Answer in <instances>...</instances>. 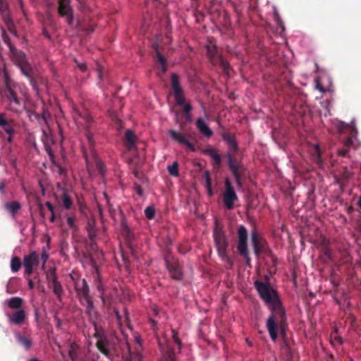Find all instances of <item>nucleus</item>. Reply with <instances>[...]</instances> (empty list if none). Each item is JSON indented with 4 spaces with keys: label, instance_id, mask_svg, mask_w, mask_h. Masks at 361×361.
Wrapping results in <instances>:
<instances>
[{
    "label": "nucleus",
    "instance_id": "29",
    "mask_svg": "<svg viewBox=\"0 0 361 361\" xmlns=\"http://www.w3.org/2000/svg\"><path fill=\"white\" fill-rule=\"evenodd\" d=\"M60 199L65 209H70L72 207L73 200L65 188H62V194L60 196Z\"/></svg>",
    "mask_w": 361,
    "mask_h": 361
},
{
    "label": "nucleus",
    "instance_id": "23",
    "mask_svg": "<svg viewBox=\"0 0 361 361\" xmlns=\"http://www.w3.org/2000/svg\"><path fill=\"white\" fill-rule=\"evenodd\" d=\"M154 50L157 59V62L160 64L161 70L157 73L159 77H162L167 71V63L166 58L160 53L158 45L154 44Z\"/></svg>",
    "mask_w": 361,
    "mask_h": 361
},
{
    "label": "nucleus",
    "instance_id": "33",
    "mask_svg": "<svg viewBox=\"0 0 361 361\" xmlns=\"http://www.w3.org/2000/svg\"><path fill=\"white\" fill-rule=\"evenodd\" d=\"M126 140V147L128 149L133 148L135 146V136L133 131L127 130L125 134Z\"/></svg>",
    "mask_w": 361,
    "mask_h": 361
},
{
    "label": "nucleus",
    "instance_id": "30",
    "mask_svg": "<svg viewBox=\"0 0 361 361\" xmlns=\"http://www.w3.org/2000/svg\"><path fill=\"white\" fill-rule=\"evenodd\" d=\"M23 304V300L19 297H13L8 300V307L13 310H20Z\"/></svg>",
    "mask_w": 361,
    "mask_h": 361
},
{
    "label": "nucleus",
    "instance_id": "58",
    "mask_svg": "<svg viewBox=\"0 0 361 361\" xmlns=\"http://www.w3.org/2000/svg\"><path fill=\"white\" fill-rule=\"evenodd\" d=\"M171 333H172L173 340L179 338L178 333L175 329H172L171 330Z\"/></svg>",
    "mask_w": 361,
    "mask_h": 361
},
{
    "label": "nucleus",
    "instance_id": "21",
    "mask_svg": "<svg viewBox=\"0 0 361 361\" xmlns=\"http://www.w3.org/2000/svg\"><path fill=\"white\" fill-rule=\"evenodd\" d=\"M8 321L15 325H22L26 319L25 311L23 309H20L14 313L8 315Z\"/></svg>",
    "mask_w": 361,
    "mask_h": 361
},
{
    "label": "nucleus",
    "instance_id": "57",
    "mask_svg": "<svg viewBox=\"0 0 361 361\" xmlns=\"http://www.w3.org/2000/svg\"><path fill=\"white\" fill-rule=\"evenodd\" d=\"M45 204L51 213H53V212H54V207L50 202L47 201Z\"/></svg>",
    "mask_w": 361,
    "mask_h": 361
},
{
    "label": "nucleus",
    "instance_id": "25",
    "mask_svg": "<svg viewBox=\"0 0 361 361\" xmlns=\"http://www.w3.org/2000/svg\"><path fill=\"white\" fill-rule=\"evenodd\" d=\"M80 304L85 307V312L89 316L90 320L98 319L99 313L94 310L92 298L83 301Z\"/></svg>",
    "mask_w": 361,
    "mask_h": 361
},
{
    "label": "nucleus",
    "instance_id": "32",
    "mask_svg": "<svg viewBox=\"0 0 361 361\" xmlns=\"http://www.w3.org/2000/svg\"><path fill=\"white\" fill-rule=\"evenodd\" d=\"M78 349L79 346L75 342L70 343L68 353L71 361L77 360L78 357Z\"/></svg>",
    "mask_w": 361,
    "mask_h": 361
},
{
    "label": "nucleus",
    "instance_id": "22",
    "mask_svg": "<svg viewBox=\"0 0 361 361\" xmlns=\"http://www.w3.org/2000/svg\"><path fill=\"white\" fill-rule=\"evenodd\" d=\"M74 118L78 123L84 125L87 128H89L92 123V118L89 112L86 110L81 112L78 111H75Z\"/></svg>",
    "mask_w": 361,
    "mask_h": 361
},
{
    "label": "nucleus",
    "instance_id": "31",
    "mask_svg": "<svg viewBox=\"0 0 361 361\" xmlns=\"http://www.w3.org/2000/svg\"><path fill=\"white\" fill-rule=\"evenodd\" d=\"M6 209L10 212L13 217H15L16 213L21 208V205L18 202L14 201L6 203L5 204Z\"/></svg>",
    "mask_w": 361,
    "mask_h": 361
},
{
    "label": "nucleus",
    "instance_id": "60",
    "mask_svg": "<svg viewBox=\"0 0 361 361\" xmlns=\"http://www.w3.org/2000/svg\"><path fill=\"white\" fill-rule=\"evenodd\" d=\"M28 287L30 289H33L35 287V283L32 281V279H29L28 281Z\"/></svg>",
    "mask_w": 361,
    "mask_h": 361
},
{
    "label": "nucleus",
    "instance_id": "28",
    "mask_svg": "<svg viewBox=\"0 0 361 361\" xmlns=\"http://www.w3.org/2000/svg\"><path fill=\"white\" fill-rule=\"evenodd\" d=\"M204 154L209 156L214 161V165L219 167L221 164V157L217 151L212 147L207 148L204 150Z\"/></svg>",
    "mask_w": 361,
    "mask_h": 361
},
{
    "label": "nucleus",
    "instance_id": "35",
    "mask_svg": "<svg viewBox=\"0 0 361 361\" xmlns=\"http://www.w3.org/2000/svg\"><path fill=\"white\" fill-rule=\"evenodd\" d=\"M167 169L169 174L172 176L178 177L179 176L178 163L177 161H174L171 165L169 166Z\"/></svg>",
    "mask_w": 361,
    "mask_h": 361
},
{
    "label": "nucleus",
    "instance_id": "56",
    "mask_svg": "<svg viewBox=\"0 0 361 361\" xmlns=\"http://www.w3.org/2000/svg\"><path fill=\"white\" fill-rule=\"evenodd\" d=\"M334 342L341 344L343 343V339L341 336H336L334 338H331V343L334 344Z\"/></svg>",
    "mask_w": 361,
    "mask_h": 361
},
{
    "label": "nucleus",
    "instance_id": "20",
    "mask_svg": "<svg viewBox=\"0 0 361 361\" xmlns=\"http://www.w3.org/2000/svg\"><path fill=\"white\" fill-rule=\"evenodd\" d=\"M0 128L8 135H13L15 133L14 121L8 118L6 114L0 113Z\"/></svg>",
    "mask_w": 361,
    "mask_h": 361
},
{
    "label": "nucleus",
    "instance_id": "24",
    "mask_svg": "<svg viewBox=\"0 0 361 361\" xmlns=\"http://www.w3.org/2000/svg\"><path fill=\"white\" fill-rule=\"evenodd\" d=\"M16 341L25 350H29L32 346V338L30 335L17 333L15 334Z\"/></svg>",
    "mask_w": 361,
    "mask_h": 361
},
{
    "label": "nucleus",
    "instance_id": "38",
    "mask_svg": "<svg viewBox=\"0 0 361 361\" xmlns=\"http://www.w3.org/2000/svg\"><path fill=\"white\" fill-rule=\"evenodd\" d=\"M87 231L89 238L91 240H93L97 235V230L94 228V225H92L90 223H88Z\"/></svg>",
    "mask_w": 361,
    "mask_h": 361
},
{
    "label": "nucleus",
    "instance_id": "10",
    "mask_svg": "<svg viewBox=\"0 0 361 361\" xmlns=\"http://www.w3.org/2000/svg\"><path fill=\"white\" fill-rule=\"evenodd\" d=\"M238 200V196L228 178L225 179V191L223 194V202L228 210L234 207V202Z\"/></svg>",
    "mask_w": 361,
    "mask_h": 361
},
{
    "label": "nucleus",
    "instance_id": "41",
    "mask_svg": "<svg viewBox=\"0 0 361 361\" xmlns=\"http://www.w3.org/2000/svg\"><path fill=\"white\" fill-rule=\"evenodd\" d=\"M40 262H42V268L44 269L45 267V264L47 263L49 259V254L44 249L42 252L41 257H39Z\"/></svg>",
    "mask_w": 361,
    "mask_h": 361
},
{
    "label": "nucleus",
    "instance_id": "64",
    "mask_svg": "<svg viewBox=\"0 0 361 361\" xmlns=\"http://www.w3.org/2000/svg\"><path fill=\"white\" fill-rule=\"evenodd\" d=\"M43 34H44V35L47 38H48V39H50V38H51L50 35H49V34L48 33V32H47L46 30H44Z\"/></svg>",
    "mask_w": 361,
    "mask_h": 361
},
{
    "label": "nucleus",
    "instance_id": "61",
    "mask_svg": "<svg viewBox=\"0 0 361 361\" xmlns=\"http://www.w3.org/2000/svg\"><path fill=\"white\" fill-rule=\"evenodd\" d=\"M176 345L178 346L179 350L181 348V341L180 338L173 340Z\"/></svg>",
    "mask_w": 361,
    "mask_h": 361
},
{
    "label": "nucleus",
    "instance_id": "12",
    "mask_svg": "<svg viewBox=\"0 0 361 361\" xmlns=\"http://www.w3.org/2000/svg\"><path fill=\"white\" fill-rule=\"evenodd\" d=\"M39 263V255L36 251H32L29 255H25L23 262L25 274L27 276L32 274L34 268L37 267Z\"/></svg>",
    "mask_w": 361,
    "mask_h": 361
},
{
    "label": "nucleus",
    "instance_id": "26",
    "mask_svg": "<svg viewBox=\"0 0 361 361\" xmlns=\"http://www.w3.org/2000/svg\"><path fill=\"white\" fill-rule=\"evenodd\" d=\"M223 139L228 145L229 150L228 152H231L233 155L236 154L238 151V146L235 136L231 134H225L223 135Z\"/></svg>",
    "mask_w": 361,
    "mask_h": 361
},
{
    "label": "nucleus",
    "instance_id": "46",
    "mask_svg": "<svg viewBox=\"0 0 361 361\" xmlns=\"http://www.w3.org/2000/svg\"><path fill=\"white\" fill-rule=\"evenodd\" d=\"M97 288L98 291L101 293L99 297L102 299V302L104 304L105 303V298L104 296V286L101 282H99V283L97 286Z\"/></svg>",
    "mask_w": 361,
    "mask_h": 361
},
{
    "label": "nucleus",
    "instance_id": "42",
    "mask_svg": "<svg viewBox=\"0 0 361 361\" xmlns=\"http://www.w3.org/2000/svg\"><path fill=\"white\" fill-rule=\"evenodd\" d=\"M111 118L112 119V121H114L116 123V127L118 130H120L123 128V123L121 121V120L120 118H118V117L114 114H112L111 115Z\"/></svg>",
    "mask_w": 361,
    "mask_h": 361
},
{
    "label": "nucleus",
    "instance_id": "59",
    "mask_svg": "<svg viewBox=\"0 0 361 361\" xmlns=\"http://www.w3.org/2000/svg\"><path fill=\"white\" fill-rule=\"evenodd\" d=\"M38 184H39V187H40V188H41V190H42V195H44V192H45V188H44V185H43L42 182V180H38Z\"/></svg>",
    "mask_w": 361,
    "mask_h": 361
},
{
    "label": "nucleus",
    "instance_id": "9",
    "mask_svg": "<svg viewBox=\"0 0 361 361\" xmlns=\"http://www.w3.org/2000/svg\"><path fill=\"white\" fill-rule=\"evenodd\" d=\"M213 237L219 256L227 254L228 243L223 229L216 226L214 228Z\"/></svg>",
    "mask_w": 361,
    "mask_h": 361
},
{
    "label": "nucleus",
    "instance_id": "47",
    "mask_svg": "<svg viewBox=\"0 0 361 361\" xmlns=\"http://www.w3.org/2000/svg\"><path fill=\"white\" fill-rule=\"evenodd\" d=\"M74 62L77 65L78 68L82 71L85 72L87 70V65L85 63H80L76 59H74Z\"/></svg>",
    "mask_w": 361,
    "mask_h": 361
},
{
    "label": "nucleus",
    "instance_id": "1",
    "mask_svg": "<svg viewBox=\"0 0 361 361\" xmlns=\"http://www.w3.org/2000/svg\"><path fill=\"white\" fill-rule=\"evenodd\" d=\"M255 287L262 300L271 310V315L267 320V328L273 341L278 337L279 331L282 336H286L287 327L286 315L278 294L269 281H255Z\"/></svg>",
    "mask_w": 361,
    "mask_h": 361
},
{
    "label": "nucleus",
    "instance_id": "34",
    "mask_svg": "<svg viewBox=\"0 0 361 361\" xmlns=\"http://www.w3.org/2000/svg\"><path fill=\"white\" fill-rule=\"evenodd\" d=\"M22 263L20 259L18 257H13L11 261V269L13 272H18L20 267Z\"/></svg>",
    "mask_w": 361,
    "mask_h": 361
},
{
    "label": "nucleus",
    "instance_id": "54",
    "mask_svg": "<svg viewBox=\"0 0 361 361\" xmlns=\"http://www.w3.org/2000/svg\"><path fill=\"white\" fill-rule=\"evenodd\" d=\"M135 191H136V192H137V194L138 195H140V196H142V194H143V190H142V187H141L140 185L136 184V185H135Z\"/></svg>",
    "mask_w": 361,
    "mask_h": 361
},
{
    "label": "nucleus",
    "instance_id": "14",
    "mask_svg": "<svg viewBox=\"0 0 361 361\" xmlns=\"http://www.w3.org/2000/svg\"><path fill=\"white\" fill-rule=\"evenodd\" d=\"M74 288L80 302L92 298L89 286L85 279L75 281Z\"/></svg>",
    "mask_w": 361,
    "mask_h": 361
},
{
    "label": "nucleus",
    "instance_id": "50",
    "mask_svg": "<svg viewBox=\"0 0 361 361\" xmlns=\"http://www.w3.org/2000/svg\"><path fill=\"white\" fill-rule=\"evenodd\" d=\"M166 361H176L175 355L172 350H170L167 353Z\"/></svg>",
    "mask_w": 361,
    "mask_h": 361
},
{
    "label": "nucleus",
    "instance_id": "7",
    "mask_svg": "<svg viewBox=\"0 0 361 361\" xmlns=\"http://www.w3.org/2000/svg\"><path fill=\"white\" fill-rule=\"evenodd\" d=\"M226 157L228 168L235 178V183L238 187H241L243 185L241 178L245 175V167L231 152H228Z\"/></svg>",
    "mask_w": 361,
    "mask_h": 361
},
{
    "label": "nucleus",
    "instance_id": "44",
    "mask_svg": "<svg viewBox=\"0 0 361 361\" xmlns=\"http://www.w3.org/2000/svg\"><path fill=\"white\" fill-rule=\"evenodd\" d=\"M97 319H94L93 320H90V322L92 323V324L93 325L94 329V335H97V334H105L104 332V331L99 330V326H98V325L97 324V322H96Z\"/></svg>",
    "mask_w": 361,
    "mask_h": 361
},
{
    "label": "nucleus",
    "instance_id": "3",
    "mask_svg": "<svg viewBox=\"0 0 361 361\" xmlns=\"http://www.w3.org/2000/svg\"><path fill=\"white\" fill-rule=\"evenodd\" d=\"M10 55L13 63L20 69L22 73L30 80L32 88L38 91L36 82L32 78V68L27 62L25 54L16 48H12Z\"/></svg>",
    "mask_w": 361,
    "mask_h": 361
},
{
    "label": "nucleus",
    "instance_id": "17",
    "mask_svg": "<svg viewBox=\"0 0 361 361\" xmlns=\"http://www.w3.org/2000/svg\"><path fill=\"white\" fill-rule=\"evenodd\" d=\"M0 14L2 19L6 25V27L10 32L14 35H17V32L14 27L13 23L10 17L9 10L8 5L5 0H0Z\"/></svg>",
    "mask_w": 361,
    "mask_h": 361
},
{
    "label": "nucleus",
    "instance_id": "40",
    "mask_svg": "<svg viewBox=\"0 0 361 361\" xmlns=\"http://www.w3.org/2000/svg\"><path fill=\"white\" fill-rule=\"evenodd\" d=\"M44 149H45L46 152L49 156L50 159L51 161H53L54 159V152H53L51 146L48 143V141L47 140L44 141Z\"/></svg>",
    "mask_w": 361,
    "mask_h": 361
},
{
    "label": "nucleus",
    "instance_id": "15",
    "mask_svg": "<svg viewBox=\"0 0 361 361\" xmlns=\"http://www.w3.org/2000/svg\"><path fill=\"white\" fill-rule=\"evenodd\" d=\"M171 87L173 91L176 102L178 106H183L185 103V95L179 82V77L177 74L173 73L171 77Z\"/></svg>",
    "mask_w": 361,
    "mask_h": 361
},
{
    "label": "nucleus",
    "instance_id": "8",
    "mask_svg": "<svg viewBox=\"0 0 361 361\" xmlns=\"http://www.w3.org/2000/svg\"><path fill=\"white\" fill-rule=\"evenodd\" d=\"M164 261L171 278L177 281L181 280L183 271L178 260L173 256L168 254L165 255Z\"/></svg>",
    "mask_w": 361,
    "mask_h": 361
},
{
    "label": "nucleus",
    "instance_id": "43",
    "mask_svg": "<svg viewBox=\"0 0 361 361\" xmlns=\"http://www.w3.org/2000/svg\"><path fill=\"white\" fill-rule=\"evenodd\" d=\"M67 224L70 228L75 229V216H67Z\"/></svg>",
    "mask_w": 361,
    "mask_h": 361
},
{
    "label": "nucleus",
    "instance_id": "13",
    "mask_svg": "<svg viewBox=\"0 0 361 361\" xmlns=\"http://www.w3.org/2000/svg\"><path fill=\"white\" fill-rule=\"evenodd\" d=\"M47 279L49 287L52 290L58 300L61 302L62 300L64 291L61 284L58 281L55 269L51 270L50 273L47 275Z\"/></svg>",
    "mask_w": 361,
    "mask_h": 361
},
{
    "label": "nucleus",
    "instance_id": "16",
    "mask_svg": "<svg viewBox=\"0 0 361 361\" xmlns=\"http://www.w3.org/2000/svg\"><path fill=\"white\" fill-rule=\"evenodd\" d=\"M93 336L97 339L95 345L98 350L106 357H110L111 353L109 348L111 341L106 334H97V335H93Z\"/></svg>",
    "mask_w": 361,
    "mask_h": 361
},
{
    "label": "nucleus",
    "instance_id": "37",
    "mask_svg": "<svg viewBox=\"0 0 361 361\" xmlns=\"http://www.w3.org/2000/svg\"><path fill=\"white\" fill-rule=\"evenodd\" d=\"M145 214L149 219H152L155 215V209L152 206H149L145 208Z\"/></svg>",
    "mask_w": 361,
    "mask_h": 361
},
{
    "label": "nucleus",
    "instance_id": "2",
    "mask_svg": "<svg viewBox=\"0 0 361 361\" xmlns=\"http://www.w3.org/2000/svg\"><path fill=\"white\" fill-rule=\"evenodd\" d=\"M17 85L6 72L4 73L3 85H0V97L6 103L7 109L13 112L19 113L25 106L22 99L16 92Z\"/></svg>",
    "mask_w": 361,
    "mask_h": 361
},
{
    "label": "nucleus",
    "instance_id": "48",
    "mask_svg": "<svg viewBox=\"0 0 361 361\" xmlns=\"http://www.w3.org/2000/svg\"><path fill=\"white\" fill-rule=\"evenodd\" d=\"M262 255H264L265 257H270L273 258V254L271 248L269 247V245L264 248V250L262 252Z\"/></svg>",
    "mask_w": 361,
    "mask_h": 361
},
{
    "label": "nucleus",
    "instance_id": "51",
    "mask_svg": "<svg viewBox=\"0 0 361 361\" xmlns=\"http://www.w3.org/2000/svg\"><path fill=\"white\" fill-rule=\"evenodd\" d=\"M86 137H87V139L88 140L89 143L91 145H92L94 144L93 135L89 130H86Z\"/></svg>",
    "mask_w": 361,
    "mask_h": 361
},
{
    "label": "nucleus",
    "instance_id": "11",
    "mask_svg": "<svg viewBox=\"0 0 361 361\" xmlns=\"http://www.w3.org/2000/svg\"><path fill=\"white\" fill-rule=\"evenodd\" d=\"M251 243L257 258L262 256V252L267 246L268 243L256 230L251 233Z\"/></svg>",
    "mask_w": 361,
    "mask_h": 361
},
{
    "label": "nucleus",
    "instance_id": "36",
    "mask_svg": "<svg viewBox=\"0 0 361 361\" xmlns=\"http://www.w3.org/2000/svg\"><path fill=\"white\" fill-rule=\"evenodd\" d=\"M2 39L4 42L8 47L10 51L12 50V48H16L11 43L10 37L4 30L2 32Z\"/></svg>",
    "mask_w": 361,
    "mask_h": 361
},
{
    "label": "nucleus",
    "instance_id": "55",
    "mask_svg": "<svg viewBox=\"0 0 361 361\" xmlns=\"http://www.w3.org/2000/svg\"><path fill=\"white\" fill-rule=\"evenodd\" d=\"M96 165L99 173H102L104 171L103 164L100 161H97Z\"/></svg>",
    "mask_w": 361,
    "mask_h": 361
},
{
    "label": "nucleus",
    "instance_id": "52",
    "mask_svg": "<svg viewBox=\"0 0 361 361\" xmlns=\"http://www.w3.org/2000/svg\"><path fill=\"white\" fill-rule=\"evenodd\" d=\"M70 277H71V280L73 281L74 286H75V281H77L78 280L82 279L80 278V276L78 274H70Z\"/></svg>",
    "mask_w": 361,
    "mask_h": 361
},
{
    "label": "nucleus",
    "instance_id": "4",
    "mask_svg": "<svg viewBox=\"0 0 361 361\" xmlns=\"http://www.w3.org/2000/svg\"><path fill=\"white\" fill-rule=\"evenodd\" d=\"M205 47L207 49V55L209 57L211 63L214 66L219 65L224 74L229 75L230 72L232 71L231 66L229 63L225 60L219 53L216 44H214L212 41H209Z\"/></svg>",
    "mask_w": 361,
    "mask_h": 361
},
{
    "label": "nucleus",
    "instance_id": "39",
    "mask_svg": "<svg viewBox=\"0 0 361 361\" xmlns=\"http://www.w3.org/2000/svg\"><path fill=\"white\" fill-rule=\"evenodd\" d=\"M220 257L224 262H226L227 269L232 268L233 265V261L227 254L221 255Z\"/></svg>",
    "mask_w": 361,
    "mask_h": 361
},
{
    "label": "nucleus",
    "instance_id": "63",
    "mask_svg": "<svg viewBox=\"0 0 361 361\" xmlns=\"http://www.w3.org/2000/svg\"><path fill=\"white\" fill-rule=\"evenodd\" d=\"M6 185L4 182H0V192H4Z\"/></svg>",
    "mask_w": 361,
    "mask_h": 361
},
{
    "label": "nucleus",
    "instance_id": "6",
    "mask_svg": "<svg viewBox=\"0 0 361 361\" xmlns=\"http://www.w3.org/2000/svg\"><path fill=\"white\" fill-rule=\"evenodd\" d=\"M346 126L350 127V130L349 136L343 140V145L346 149H341L338 151V154L341 157H345L348 154L349 147L357 149L361 146V142L357 138V130L354 123H351L350 125L345 124L343 122L341 123L342 128Z\"/></svg>",
    "mask_w": 361,
    "mask_h": 361
},
{
    "label": "nucleus",
    "instance_id": "45",
    "mask_svg": "<svg viewBox=\"0 0 361 361\" xmlns=\"http://www.w3.org/2000/svg\"><path fill=\"white\" fill-rule=\"evenodd\" d=\"M204 176V178L205 180L206 187L207 188H210L211 185H212V182H211L209 172L208 171H205L204 172V176Z\"/></svg>",
    "mask_w": 361,
    "mask_h": 361
},
{
    "label": "nucleus",
    "instance_id": "27",
    "mask_svg": "<svg viewBox=\"0 0 361 361\" xmlns=\"http://www.w3.org/2000/svg\"><path fill=\"white\" fill-rule=\"evenodd\" d=\"M196 126L199 131L206 137L209 138L213 135L212 130L209 128L207 124L202 118H197Z\"/></svg>",
    "mask_w": 361,
    "mask_h": 361
},
{
    "label": "nucleus",
    "instance_id": "19",
    "mask_svg": "<svg viewBox=\"0 0 361 361\" xmlns=\"http://www.w3.org/2000/svg\"><path fill=\"white\" fill-rule=\"evenodd\" d=\"M169 135L173 140L180 145L185 146L191 152L196 151V148L195 147L194 145L187 139L185 135L172 129L169 130Z\"/></svg>",
    "mask_w": 361,
    "mask_h": 361
},
{
    "label": "nucleus",
    "instance_id": "62",
    "mask_svg": "<svg viewBox=\"0 0 361 361\" xmlns=\"http://www.w3.org/2000/svg\"><path fill=\"white\" fill-rule=\"evenodd\" d=\"M56 320L57 322L56 323V327L57 328H61V325H62V322L60 319L59 318H56Z\"/></svg>",
    "mask_w": 361,
    "mask_h": 361
},
{
    "label": "nucleus",
    "instance_id": "49",
    "mask_svg": "<svg viewBox=\"0 0 361 361\" xmlns=\"http://www.w3.org/2000/svg\"><path fill=\"white\" fill-rule=\"evenodd\" d=\"M87 257H88L90 264L92 267V268L94 269L97 271H98V267H97V262H96L95 259H94V257L90 255H87Z\"/></svg>",
    "mask_w": 361,
    "mask_h": 361
},
{
    "label": "nucleus",
    "instance_id": "53",
    "mask_svg": "<svg viewBox=\"0 0 361 361\" xmlns=\"http://www.w3.org/2000/svg\"><path fill=\"white\" fill-rule=\"evenodd\" d=\"M183 111L185 113V114H188L192 110V106L190 104H185L183 105Z\"/></svg>",
    "mask_w": 361,
    "mask_h": 361
},
{
    "label": "nucleus",
    "instance_id": "18",
    "mask_svg": "<svg viewBox=\"0 0 361 361\" xmlns=\"http://www.w3.org/2000/svg\"><path fill=\"white\" fill-rule=\"evenodd\" d=\"M59 1V8L58 12L59 14L62 17H66V22L71 25L73 20V11L71 8L70 7V0H58Z\"/></svg>",
    "mask_w": 361,
    "mask_h": 361
},
{
    "label": "nucleus",
    "instance_id": "5",
    "mask_svg": "<svg viewBox=\"0 0 361 361\" xmlns=\"http://www.w3.org/2000/svg\"><path fill=\"white\" fill-rule=\"evenodd\" d=\"M238 242L237 250L240 256L243 257L245 259L246 266L251 267V258L248 252V233L246 228L240 225L237 231Z\"/></svg>",
    "mask_w": 361,
    "mask_h": 361
}]
</instances>
